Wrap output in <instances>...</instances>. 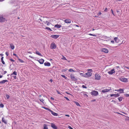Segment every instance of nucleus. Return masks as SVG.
Segmentation results:
<instances>
[{
	"label": "nucleus",
	"mask_w": 129,
	"mask_h": 129,
	"mask_svg": "<svg viewBox=\"0 0 129 129\" xmlns=\"http://www.w3.org/2000/svg\"><path fill=\"white\" fill-rule=\"evenodd\" d=\"M39 99H40V100L43 103H44L43 102V101H44V100H43V99H41V98H40V97H39Z\"/></svg>",
	"instance_id": "obj_38"
},
{
	"label": "nucleus",
	"mask_w": 129,
	"mask_h": 129,
	"mask_svg": "<svg viewBox=\"0 0 129 129\" xmlns=\"http://www.w3.org/2000/svg\"><path fill=\"white\" fill-rule=\"evenodd\" d=\"M115 72V71L114 69H113L112 70H111L110 71H109L108 72V73L109 74L112 75Z\"/></svg>",
	"instance_id": "obj_8"
},
{
	"label": "nucleus",
	"mask_w": 129,
	"mask_h": 129,
	"mask_svg": "<svg viewBox=\"0 0 129 129\" xmlns=\"http://www.w3.org/2000/svg\"><path fill=\"white\" fill-rule=\"evenodd\" d=\"M61 76L62 77H63L64 78H65L66 79H67V77L64 75H61Z\"/></svg>",
	"instance_id": "obj_34"
},
{
	"label": "nucleus",
	"mask_w": 129,
	"mask_h": 129,
	"mask_svg": "<svg viewBox=\"0 0 129 129\" xmlns=\"http://www.w3.org/2000/svg\"><path fill=\"white\" fill-rule=\"evenodd\" d=\"M114 40L116 43H118L119 42L120 40L117 37H115L114 39Z\"/></svg>",
	"instance_id": "obj_13"
},
{
	"label": "nucleus",
	"mask_w": 129,
	"mask_h": 129,
	"mask_svg": "<svg viewBox=\"0 0 129 129\" xmlns=\"http://www.w3.org/2000/svg\"><path fill=\"white\" fill-rule=\"evenodd\" d=\"M68 128L69 129H73V128H72V127H71L70 126H69H69H68Z\"/></svg>",
	"instance_id": "obj_45"
},
{
	"label": "nucleus",
	"mask_w": 129,
	"mask_h": 129,
	"mask_svg": "<svg viewBox=\"0 0 129 129\" xmlns=\"http://www.w3.org/2000/svg\"><path fill=\"white\" fill-rule=\"evenodd\" d=\"M3 58H4V57H2L1 58V61L2 62V63L3 64H5V63L4 61L3 60Z\"/></svg>",
	"instance_id": "obj_25"
},
{
	"label": "nucleus",
	"mask_w": 129,
	"mask_h": 129,
	"mask_svg": "<svg viewBox=\"0 0 129 129\" xmlns=\"http://www.w3.org/2000/svg\"><path fill=\"white\" fill-rule=\"evenodd\" d=\"M45 29H47L48 30H49L50 31H52V30L49 27H46L45 28Z\"/></svg>",
	"instance_id": "obj_32"
},
{
	"label": "nucleus",
	"mask_w": 129,
	"mask_h": 129,
	"mask_svg": "<svg viewBox=\"0 0 129 129\" xmlns=\"http://www.w3.org/2000/svg\"><path fill=\"white\" fill-rule=\"evenodd\" d=\"M80 75L81 76L83 77H87V76H86L85 73H80Z\"/></svg>",
	"instance_id": "obj_19"
},
{
	"label": "nucleus",
	"mask_w": 129,
	"mask_h": 129,
	"mask_svg": "<svg viewBox=\"0 0 129 129\" xmlns=\"http://www.w3.org/2000/svg\"><path fill=\"white\" fill-rule=\"evenodd\" d=\"M50 99L51 100H54V98H52V97H51L50 98Z\"/></svg>",
	"instance_id": "obj_53"
},
{
	"label": "nucleus",
	"mask_w": 129,
	"mask_h": 129,
	"mask_svg": "<svg viewBox=\"0 0 129 129\" xmlns=\"http://www.w3.org/2000/svg\"><path fill=\"white\" fill-rule=\"evenodd\" d=\"M43 129H48V128L46 126H44Z\"/></svg>",
	"instance_id": "obj_52"
},
{
	"label": "nucleus",
	"mask_w": 129,
	"mask_h": 129,
	"mask_svg": "<svg viewBox=\"0 0 129 129\" xmlns=\"http://www.w3.org/2000/svg\"><path fill=\"white\" fill-rule=\"evenodd\" d=\"M0 107L1 108H3L4 107V105L2 103L0 104Z\"/></svg>",
	"instance_id": "obj_36"
},
{
	"label": "nucleus",
	"mask_w": 129,
	"mask_h": 129,
	"mask_svg": "<svg viewBox=\"0 0 129 129\" xmlns=\"http://www.w3.org/2000/svg\"><path fill=\"white\" fill-rule=\"evenodd\" d=\"M125 96L126 97H129V94H125Z\"/></svg>",
	"instance_id": "obj_46"
},
{
	"label": "nucleus",
	"mask_w": 129,
	"mask_h": 129,
	"mask_svg": "<svg viewBox=\"0 0 129 129\" xmlns=\"http://www.w3.org/2000/svg\"><path fill=\"white\" fill-rule=\"evenodd\" d=\"M64 22L66 23H71V20L70 19H66L64 20Z\"/></svg>",
	"instance_id": "obj_18"
},
{
	"label": "nucleus",
	"mask_w": 129,
	"mask_h": 129,
	"mask_svg": "<svg viewBox=\"0 0 129 129\" xmlns=\"http://www.w3.org/2000/svg\"><path fill=\"white\" fill-rule=\"evenodd\" d=\"M36 53L40 56H42V55H41V54L38 51H36Z\"/></svg>",
	"instance_id": "obj_23"
},
{
	"label": "nucleus",
	"mask_w": 129,
	"mask_h": 129,
	"mask_svg": "<svg viewBox=\"0 0 129 129\" xmlns=\"http://www.w3.org/2000/svg\"><path fill=\"white\" fill-rule=\"evenodd\" d=\"M119 94L117 93L116 94H112L110 95L111 96H114L115 97H117L119 96Z\"/></svg>",
	"instance_id": "obj_17"
},
{
	"label": "nucleus",
	"mask_w": 129,
	"mask_h": 129,
	"mask_svg": "<svg viewBox=\"0 0 129 129\" xmlns=\"http://www.w3.org/2000/svg\"><path fill=\"white\" fill-rule=\"evenodd\" d=\"M17 75V72L15 71H14L11 74V75Z\"/></svg>",
	"instance_id": "obj_27"
},
{
	"label": "nucleus",
	"mask_w": 129,
	"mask_h": 129,
	"mask_svg": "<svg viewBox=\"0 0 129 129\" xmlns=\"http://www.w3.org/2000/svg\"><path fill=\"white\" fill-rule=\"evenodd\" d=\"M118 98L119 102L121 101L123 99V98L121 96L118 97Z\"/></svg>",
	"instance_id": "obj_24"
},
{
	"label": "nucleus",
	"mask_w": 129,
	"mask_h": 129,
	"mask_svg": "<svg viewBox=\"0 0 129 129\" xmlns=\"http://www.w3.org/2000/svg\"><path fill=\"white\" fill-rule=\"evenodd\" d=\"M2 121L5 124L7 123V122L4 119V118H2Z\"/></svg>",
	"instance_id": "obj_31"
},
{
	"label": "nucleus",
	"mask_w": 129,
	"mask_h": 129,
	"mask_svg": "<svg viewBox=\"0 0 129 129\" xmlns=\"http://www.w3.org/2000/svg\"><path fill=\"white\" fill-rule=\"evenodd\" d=\"M18 60H19V62H23V61L22 59H21L19 58Z\"/></svg>",
	"instance_id": "obj_37"
},
{
	"label": "nucleus",
	"mask_w": 129,
	"mask_h": 129,
	"mask_svg": "<svg viewBox=\"0 0 129 129\" xmlns=\"http://www.w3.org/2000/svg\"><path fill=\"white\" fill-rule=\"evenodd\" d=\"M13 55H15V56H16L17 57V55L16 54H15L14 53L13 54Z\"/></svg>",
	"instance_id": "obj_61"
},
{
	"label": "nucleus",
	"mask_w": 129,
	"mask_h": 129,
	"mask_svg": "<svg viewBox=\"0 0 129 129\" xmlns=\"http://www.w3.org/2000/svg\"><path fill=\"white\" fill-rule=\"evenodd\" d=\"M8 81V80H4L0 82V84H4Z\"/></svg>",
	"instance_id": "obj_21"
},
{
	"label": "nucleus",
	"mask_w": 129,
	"mask_h": 129,
	"mask_svg": "<svg viewBox=\"0 0 129 129\" xmlns=\"http://www.w3.org/2000/svg\"><path fill=\"white\" fill-rule=\"evenodd\" d=\"M87 71L90 72H92V70L91 69H88L87 70Z\"/></svg>",
	"instance_id": "obj_33"
},
{
	"label": "nucleus",
	"mask_w": 129,
	"mask_h": 129,
	"mask_svg": "<svg viewBox=\"0 0 129 129\" xmlns=\"http://www.w3.org/2000/svg\"><path fill=\"white\" fill-rule=\"evenodd\" d=\"M3 77V76L0 75V78H2Z\"/></svg>",
	"instance_id": "obj_62"
},
{
	"label": "nucleus",
	"mask_w": 129,
	"mask_h": 129,
	"mask_svg": "<svg viewBox=\"0 0 129 129\" xmlns=\"http://www.w3.org/2000/svg\"><path fill=\"white\" fill-rule=\"evenodd\" d=\"M86 76L87 77H90L92 74V73L90 72H88L86 73Z\"/></svg>",
	"instance_id": "obj_16"
},
{
	"label": "nucleus",
	"mask_w": 129,
	"mask_h": 129,
	"mask_svg": "<svg viewBox=\"0 0 129 129\" xmlns=\"http://www.w3.org/2000/svg\"><path fill=\"white\" fill-rule=\"evenodd\" d=\"M50 48L51 49H55L56 47V46L54 43H52L50 46Z\"/></svg>",
	"instance_id": "obj_4"
},
{
	"label": "nucleus",
	"mask_w": 129,
	"mask_h": 129,
	"mask_svg": "<svg viewBox=\"0 0 129 129\" xmlns=\"http://www.w3.org/2000/svg\"><path fill=\"white\" fill-rule=\"evenodd\" d=\"M45 23L47 25H49L50 24H51L49 22L47 21H46Z\"/></svg>",
	"instance_id": "obj_30"
},
{
	"label": "nucleus",
	"mask_w": 129,
	"mask_h": 129,
	"mask_svg": "<svg viewBox=\"0 0 129 129\" xmlns=\"http://www.w3.org/2000/svg\"><path fill=\"white\" fill-rule=\"evenodd\" d=\"M38 21L39 22H40V21H42V20L41 19H39L38 20Z\"/></svg>",
	"instance_id": "obj_48"
},
{
	"label": "nucleus",
	"mask_w": 129,
	"mask_h": 129,
	"mask_svg": "<svg viewBox=\"0 0 129 129\" xmlns=\"http://www.w3.org/2000/svg\"><path fill=\"white\" fill-rule=\"evenodd\" d=\"M88 35H90L93 36H95V37L96 36V35H93V34H90V33Z\"/></svg>",
	"instance_id": "obj_40"
},
{
	"label": "nucleus",
	"mask_w": 129,
	"mask_h": 129,
	"mask_svg": "<svg viewBox=\"0 0 129 129\" xmlns=\"http://www.w3.org/2000/svg\"><path fill=\"white\" fill-rule=\"evenodd\" d=\"M74 102L75 103V104H76V105L77 106H80V105L79 103L78 102H77L74 101Z\"/></svg>",
	"instance_id": "obj_28"
},
{
	"label": "nucleus",
	"mask_w": 129,
	"mask_h": 129,
	"mask_svg": "<svg viewBox=\"0 0 129 129\" xmlns=\"http://www.w3.org/2000/svg\"><path fill=\"white\" fill-rule=\"evenodd\" d=\"M56 91H57V93L58 94H61V95H62V94H61L59 92V91H58V90H57Z\"/></svg>",
	"instance_id": "obj_51"
},
{
	"label": "nucleus",
	"mask_w": 129,
	"mask_h": 129,
	"mask_svg": "<svg viewBox=\"0 0 129 129\" xmlns=\"http://www.w3.org/2000/svg\"><path fill=\"white\" fill-rule=\"evenodd\" d=\"M95 78L96 79L99 80L100 79V76L97 74H95Z\"/></svg>",
	"instance_id": "obj_5"
},
{
	"label": "nucleus",
	"mask_w": 129,
	"mask_h": 129,
	"mask_svg": "<svg viewBox=\"0 0 129 129\" xmlns=\"http://www.w3.org/2000/svg\"><path fill=\"white\" fill-rule=\"evenodd\" d=\"M115 91H120V93H123V89L120 88L119 89H115Z\"/></svg>",
	"instance_id": "obj_12"
},
{
	"label": "nucleus",
	"mask_w": 129,
	"mask_h": 129,
	"mask_svg": "<svg viewBox=\"0 0 129 129\" xmlns=\"http://www.w3.org/2000/svg\"><path fill=\"white\" fill-rule=\"evenodd\" d=\"M120 81L125 82H128V80L127 78H120Z\"/></svg>",
	"instance_id": "obj_6"
},
{
	"label": "nucleus",
	"mask_w": 129,
	"mask_h": 129,
	"mask_svg": "<svg viewBox=\"0 0 129 129\" xmlns=\"http://www.w3.org/2000/svg\"><path fill=\"white\" fill-rule=\"evenodd\" d=\"M10 60L11 61H14V60L12 59H10Z\"/></svg>",
	"instance_id": "obj_54"
},
{
	"label": "nucleus",
	"mask_w": 129,
	"mask_h": 129,
	"mask_svg": "<svg viewBox=\"0 0 129 129\" xmlns=\"http://www.w3.org/2000/svg\"><path fill=\"white\" fill-rule=\"evenodd\" d=\"M42 108H44L46 110H48L50 111H51V110H50V109L47 108H46V107H43V106H42Z\"/></svg>",
	"instance_id": "obj_26"
},
{
	"label": "nucleus",
	"mask_w": 129,
	"mask_h": 129,
	"mask_svg": "<svg viewBox=\"0 0 129 129\" xmlns=\"http://www.w3.org/2000/svg\"><path fill=\"white\" fill-rule=\"evenodd\" d=\"M49 81H50L51 82H52L53 81V80L52 79H51Z\"/></svg>",
	"instance_id": "obj_60"
},
{
	"label": "nucleus",
	"mask_w": 129,
	"mask_h": 129,
	"mask_svg": "<svg viewBox=\"0 0 129 129\" xmlns=\"http://www.w3.org/2000/svg\"><path fill=\"white\" fill-rule=\"evenodd\" d=\"M112 89L111 87H108V88H105L102 90V92L105 93L106 92H108L111 90Z\"/></svg>",
	"instance_id": "obj_1"
},
{
	"label": "nucleus",
	"mask_w": 129,
	"mask_h": 129,
	"mask_svg": "<svg viewBox=\"0 0 129 129\" xmlns=\"http://www.w3.org/2000/svg\"><path fill=\"white\" fill-rule=\"evenodd\" d=\"M6 97H7V99H9V95H6Z\"/></svg>",
	"instance_id": "obj_57"
},
{
	"label": "nucleus",
	"mask_w": 129,
	"mask_h": 129,
	"mask_svg": "<svg viewBox=\"0 0 129 129\" xmlns=\"http://www.w3.org/2000/svg\"><path fill=\"white\" fill-rule=\"evenodd\" d=\"M124 67L125 68H127V69H129V67H126V66H125V67Z\"/></svg>",
	"instance_id": "obj_56"
},
{
	"label": "nucleus",
	"mask_w": 129,
	"mask_h": 129,
	"mask_svg": "<svg viewBox=\"0 0 129 129\" xmlns=\"http://www.w3.org/2000/svg\"><path fill=\"white\" fill-rule=\"evenodd\" d=\"M0 55H1L2 56H3L4 55L3 54H1L0 53Z\"/></svg>",
	"instance_id": "obj_64"
},
{
	"label": "nucleus",
	"mask_w": 129,
	"mask_h": 129,
	"mask_svg": "<svg viewBox=\"0 0 129 129\" xmlns=\"http://www.w3.org/2000/svg\"><path fill=\"white\" fill-rule=\"evenodd\" d=\"M51 126L54 129H57V127L55 125L54 123H51Z\"/></svg>",
	"instance_id": "obj_15"
},
{
	"label": "nucleus",
	"mask_w": 129,
	"mask_h": 129,
	"mask_svg": "<svg viewBox=\"0 0 129 129\" xmlns=\"http://www.w3.org/2000/svg\"><path fill=\"white\" fill-rule=\"evenodd\" d=\"M6 55L7 56H8L9 55V53L8 52H6Z\"/></svg>",
	"instance_id": "obj_47"
},
{
	"label": "nucleus",
	"mask_w": 129,
	"mask_h": 129,
	"mask_svg": "<svg viewBox=\"0 0 129 129\" xmlns=\"http://www.w3.org/2000/svg\"><path fill=\"white\" fill-rule=\"evenodd\" d=\"M7 72L6 71H5L4 72V74H6L7 73Z\"/></svg>",
	"instance_id": "obj_58"
},
{
	"label": "nucleus",
	"mask_w": 129,
	"mask_h": 129,
	"mask_svg": "<svg viewBox=\"0 0 129 129\" xmlns=\"http://www.w3.org/2000/svg\"><path fill=\"white\" fill-rule=\"evenodd\" d=\"M82 88H87V87L85 85H82Z\"/></svg>",
	"instance_id": "obj_41"
},
{
	"label": "nucleus",
	"mask_w": 129,
	"mask_h": 129,
	"mask_svg": "<svg viewBox=\"0 0 129 129\" xmlns=\"http://www.w3.org/2000/svg\"><path fill=\"white\" fill-rule=\"evenodd\" d=\"M13 77L15 79H16L17 77L16 76H13Z\"/></svg>",
	"instance_id": "obj_50"
},
{
	"label": "nucleus",
	"mask_w": 129,
	"mask_h": 129,
	"mask_svg": "<svg viewBox=\"0 0 129 129\" xmlns=\"http://www.w3.org/2000/svg\"><path fill=\"white\" fill-rule=\"evenodd\" d=\"M70 77L71 79L73 80L76 81L77 80V79L75 78V76L73 74H71L70 76Z\"/></svg>",
	"instance_id": "obj_7"
},
{
	"label": "nucleus",
	"mask_w": 129,
	"mask_h": 129,
	"mask_svg": "<svg viewBox=\"0 0 129 129\" xmlns=\"http://www.w3.org/2000/svg\"><path fill=\"white\" fill-rule=\"evenodd\" d=\"M69 71L70 72H74L75 71H74V70L72 69H69Z\"/></svg>",
	"instance_id": "obj_35"
},
{
	"label": "nucleus",
	"mask_w": 129,
	"mask_h": 129,
	"mask_svg": "<svg viewBox=\"0 0 129 129\" xmlns=\"http://www.w3.org/2000/svg\"><path fill=\"white\" fill-rule=\"evenodd\" d=\"M96 101V100L95 99H94L93 100H92V101H93V102H94V101Z\"/></svg>",
	"instance_id": "obj_63"
},
{
	"label": "nucleus",
	"mask_w": 129,
	"mask_h": 129,
	"mask_svg": "<svg viewBox=\"0 0 129 129\" xmlns=\"http://www.w3.org/2000/svg\"><path fill=\"white\" fill-rule=\"evenodd\" d=\"M111 12H112V14L114 15V16H115V15H114V12H113V10L112 9H111Z\"/></svg>",
	"instance_id": "obj_42"
},
{
	"label": "nucleus",
	"mask_w": 129,
	"mask_h": 129,
	"mask_svg": "<svg viewBox=\"0 0 129 129\" xmlns=\"http://www.w3.org/2000/svg\"><path fill=\"white\" fill-rule=\"evenodd\" d=\"M90 93L92 95L95 96L98 95V92L97 91L94 90L91 91Z\"/></svg>",
	"instance_id": "obj_2"
},
{
	"label": "nucleus",
	"mask_w": 129,
	"mask_h": 129,
	"mask_svg": "<svg viewBox=\"0 0 129 129\" xmlns=\"http://www.w3.org/2000/svg\"><path fill=\"white\" fill-rule=\"evenodd\" d=\"M86 93V92L84 91L82 92L81 93V95L82 96H84L87 97L88 96L85 93Z\"/></svg>",
	"instance_id": "obj_11"
},
{
	"label": "nucleus",
	"mask_w": 129,
	"mask_h": 129,
	"mask_svg": "<svg viewBox=\"0 0 129 129\" xmlns=\"http://www.w3.org/2000/svg\"><path fill=\"white\" fill-rule=\"evenodd\" d=\"M111 42L113 43H114V41L113 40H111Z\"/></svg>",
	"instance_id": "obj_55"
},
{
	"label": "nucleus",
	"mask_w": 129,
	"mask_h": 129,
	"mask_svg": "<svg viewBox=\"0 0 129 129\" xmlns=\"http://www.w3.org/2000/svg\"><path fill=\"white\" fill-rule=\"evenodd\" d=\"M116 12L117 13H119L120 12V10L119 9H117L116 10Z\"/></svg>",
	"instance_id": "obj_43"
},
{
	"label": "nucleus",
	"mask_w": 129,
	"mask_h": 129,
	"mask_svg": "<svg viewBox=\"0 0 129 129\" xmlns=\"http://www.w3.org/2000/svg\"><path fill=\"white\" fill-rule=\"evenodd\" d=\"M61 26H62L61 25H59L58 24H56L54 26L55 27L57 28H60Z\"/></svg>",
	"instance_id": "obj_22"
},
{
	"label": "nucleus",
	"mask_w": 129,
	"mask_h": 129,
	"mask_svg": "<svg viewBox=\"0 0 129 129\" xmlns=\"http://www.w3.org/2000/svg\"><path fill=\"white\" fill-rule=\"evenodd\" d=\"M59 36V35H51V37L53 38L56 39L58 38Z\"/></svg>",
	"instance_id": "obj_9"
},
{
	"label": "nucleus",
	"mask_w": 129,
	"mask_h": 129,
	"mask_svg": "<svg viewBox=\"0 0 129 129\" xmlns=\"http://www.w3.org/2000/svg\"><path fill=\"white\" fill-rule=\"evenodd\" d=\"M50 111L51 112V114L55 116H57V115L58 114L57 113L52 111L51 110Z\"/></svg>",
	"instance_id": "obj_20"
},
{
	"label": "nucleus",
	"mask_w": 129,
	"mask_h": 129,
	"mask_svg": "<svg viewBox=\"0 0 129 129\" xmlns=\"http://www.w3.org/2000/svg\"><path fill=\"white\" fill-rule=\"evenodd\" d=\"M102 51L105 53H108V50L106 48H102Z\"/></svg>",
	"instance_id": "obj_10"
},
{
	"label": "nucleus",
	"mask_w": 129,
	"mask_h": 129,
	"mask_svg": "<svg viewBox=\"0 0 129 129\" xmlns=\"http://www.w3.org/2000/svg\"><path fill=\"white\" fill-rule=\"evenodd\" d=\"M64 98L65 99H66L67 100H68V101H69V99H68V98H67V97H66V96H64Z\"/></svg>",
	"instance_id": "obj_44"
},
{
	"label": "nucleus",
	"mask_w": 129,
	"mask_h": 129,
	"mask_svg": "<svg viewBox=\"0 0 129 129\" xmlns=\"http://www.w3.org/2000/svg\"><path fill=\"white\" fill-rule=\"evenodd\" d=\"M107 10H108L107 8H105V9L104 10V11H105V12H107Z\"/></svg>",
	"instance_id": "obj_49"
},
{
	"label": "nucleus",
	"mask_w": 129,
	"mask_h": 129,
	"mask_svg": "<svg viewBox=\"0 0 129 129\" xmlns=\"http://www.w3.org/2000/svg\"><path fill=\"white\" fill-rule=\"evenodd\" d=\"M44 64H50V63L48 62H45Z\"/></svg>",
	"instance_id": "obj_39"
},
{
	"label": "nucleus",
	"mask_w": 129,
	"mask_h": 129,
	"mask_svg": "<svg viewBox=\"0 0 129 129\" xmlns=\"http://www.w3.org/2000/svg\"><path fill=\"white\" fill-rule=\"evenodd\" d=\"M7 21L6 19L3 16H0V22H4Z\"/></svg>",
	"instance_id": "obj_3"
},
{
	"label": "nucleus",
	"mask_w": 129,
	"mask_h": 129,
	"mask_svg": "<svg viewBox=\"0 0 129 129\" xmlns=\"http://www.w3.org/2000/svg\"><path fill=\"white\" fill-rule=\"evenodd\" d=\"M37 61L40 64H42L43 63L44 60L42 59H41L39 60H38Z\"/></svg>",
	"instance_id": "obj_14"
},
{
	"label": "nucleus",
	"mask_w": 129,
	"mask_h": 129,
	"mask_svg": "<svg viewBox=\"0 0 129 129\" xmlns=\"http://www.w3.org/2000/svg\"><path fill=\"white\" fill-rule=\"evenodd\" d=\"M10 47L12 49H13L14 48V46L13 44H11Z\"/></svg>",
	"instance_id": "obj_29"
},
{
	"label": "nucleus",
	"mask_w": 129,
	"mask_h": 129,
	"mask_svg": "<svg viewBox=\"0 0 129 129\" xmlns=\"http://www.w3.org/2000/svg\"><path fill=\"white\" fill-rule=\"evenodd\" d=\"M65 116L67 117H70V115H65Z\"/></svg>",
	"instance_id": "obj_59"
}]
</instances>
